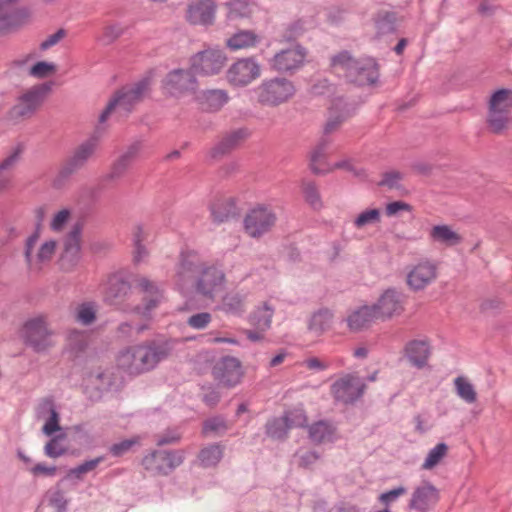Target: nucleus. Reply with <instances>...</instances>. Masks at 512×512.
<instances>
[{
  "label": "nucleus",
  "mask_w": 512,
  "mask_h": 512,
  "mask_svg": "<svg viewBox=\"0 0 512 512\" xmlns=\"http://www.w3.org/2000/svg\"><path fill=\"white\" fill-rule=\"evenodd\" d=\"M163 298L156 284L142 277L137 280V286L131 284L121 275L114 274L108 279L104 292V301L110 306L119 307L124 311H132L144 317H149Z\"/></svg>",
  "instance_id": "obj_1"
},
{
  "label": "nucleus",
  "mask_w": 512,
  "mask_h": 512,
  "mask_svg": "<svg viewBox=\"0 0 512 512\" xmlns=\"http://www.w3.org/2000/svg\"><path fill=\"white\" fill-rule=\"evenodd\" d=\"M172 350L173 344L170 341L147 340L121 350L116 359L117 366L129 375H141L167 359Z\"/></svg>",
  "instance_id": "obj_2"
},
{
  "label": "nucleus",
  "mask_w": 512,
  "mask_h": 512,
  "mask_svg": "<svg viewBox=\"0 0 512 512\" xmlns=\"http://www.w3.org/2000/svg\"><path fill=\"white\" fill-rule=\"evenodd\" d=\"M332 71L357 86L373 85L379 78V65L374 58L355 59L348 51L331 57Z\"/></svg>",
  "instance_id": "obj_3"
},
{
  "label": "nucleus",
  "mask_w": 512,
  "mask_h": 512,
  "mask_svg": "<svg viewBox=\"0 0 512 512\" xmlns=\"http://www.w3.org/2000/svg\"><path fill=\"white\" fill-rule=\"evenodd\" d=\"M149 86V78H143L132 85L123 86L118 89L100 114L99 122L104 123L116 108L123 110L125 113H130L134 105L142 100Z\"/></svg>",
  "instance_id": "obj_4"
},
{
  "label": "nucleus",
  "mask_w": 512,
  "mask_h": 512,
  "mask_svg": "<svg viewBox=\"0 0 512 512\" xmlns=\"http://www.w3.org/2000/svg\"><path fill=\"white\" fill-rule=\"evenodd\" d=\"M261 105L276 107L288 102L296 93L294 83L284 77L265 79L255 90Z\"/></svg>",
  "instance_id": "obj_5"
},
{
  "label": "nucleus",
  "mask_w": 512,
  "mask_h": 512,
  "mask_svg": "<svg viewBox=\"0 0 512 512\" xmlns=\"http://www.w3.org/2000/svg\"><path fill=\"white\" fill-rule=\"evenodd\" d=\"M95 150L96 141L94 139H88L77 146L61 164L53 180V186L58 189L62 188L75 173L86 166Z\"/></svg>",
  "instance_id": "obj_6"
},
{
  "label": "nucleus",
  "mask_w": 512,
  "mask_h": 512,
  "mask_svg": "<svg viewBox=\"0 0 512 512\" xmlns=\"http://www.w3.org/2000/svg\"><path fill=\"white\" fill-rule=\"evenodd\" d=\"M183 461L182 450H153L143 457L141 464L153 476H167Z\"/></svg>",
  "instance_id": "obj_7"
},
{
  "label": "nucleus",
  "mask_w": 512,
  "mask_h": 512,
  "mask_svg": "<svg viewBox=\"0 0 512 512\" xmlns=\"http://www.w3.org/2000/svg\"><path fill=\"white\" fill-rule=\"evenodd\" d=\"M51 335L43 317L27 320L22 328L24 343L36 353L45 352L53 346Z\"/></svg>",
  "instance_id": "obj_8"
},
{
  "label": "nucleus",
  "mask_w": 512,
  "mask_h": 512,
  "mask_svg": "<svg viewBox=\"0 0 512 512\" xmlns=\"http://www.w3.org/2000/svg\"><path fill=\"white\" fill-rule=\"evenodd\" d=\"M227 61L225 53L220 49H206L190 58V68L196 75L210 76L218 74Z\"/></svg>",
  "instance_id": "obj_9"
},
{
  "label": "nucleus",
  "mask_w": 512,
  "mask_h": 512,
  "mask_svg": "<svg viewBox=\"0 0 512 512\" xmlns=\"http://www.w3.org/2000/svg\"><path fill=\"white\" fill-rule=\"evenodd\" d=\"M197 88V80L191 68L174 69L167 73L162 80V89L165 94L173 97H180L182 95L194 92Z\"/></svg>",
  "instance_id": "obj_10"
},
{
  "label": "nucleus",
  "mask_w": 512,
  "mask_h": 512,
  "mask_svg": "<svg viewBox=\"0 0 512 512\" xmlns=\"http://www.w3.org/2000/svg\"><path fill=\"white\" fill-rule=\"evenodd\" d=\"M365 389L366 384L360 378L348 374L332 384L331 393L336 402L349 405L360 399Z\"/></svg>",
  "instance_id": "obj_11"
},
{
  "label": "nucleus",
  "mask_w": 512,
  "mask_h": 512,
  "mask_svg": "<svg viewBox=\"0 0 512 512\" xmlns=\"http://www.w3.org/2000/svg\"><path fill=\"white\" fill-rule=\"evenodd\" d=\"M225 282L224 272L216 266H204L195 279V291L202 297L214 300Z\"/></svg>",
  "instance_id": "obj_12"
},
{
  "label": "nucleus",
  "mask_w": 512,
  "mask_h": 512,
  "mask_svg": "<svg viewBox=\"0 0 512 512\" xmlns=\"http://www.w3.org/2000/svg\"><path fill=\"white\" fill-rule=\"evenodd\" d=\"M261 74L260 65L253 57L238 59L227 70L228 82L235 87H244Z\"/></svg>",
  "instance_id": "obj_13"
},
{
  "label": "nucleus",
  "mask_w": 512,
  "mask_h": 512,
  "mask_svg": "<svg viewBox=\"0 0 512 512\" xmlns=\"http://www.w3.org/2000/svg\"><path fill=\"white\" fill-rule=\"evenodd\" d=\"M406 296L395 288H389L373 304L378 319L387 320L399 316L404 311Z\"/></svg>",
  "instance_id": "obj_14"
},
{
  "label": "nucleus",
  "mask_w": 512,
  "mask_h": 512,
  "mask_svg": "<svg viewBox=\"0 0 512 512\" xmlns=\"http://www.w3.org/2000/svg\"><path fill=\"white\" fill-rule=\"evenodd\" d=\"M49 90L50 87L47 84H42L24 93L19 98L18 103L9 110V117L13 120H19L31 116L40 105L44 94Z\"/></svg>",
  "instance_id": "obj_15"
},
{
  "label": "nucleus",
  "mask_w": 512,
  "mask_h": 512,
  "mask_svg": "<svg viewBox=\"0 0 512 512\" xmlns=\"http://www.w3.org/2000/svg\"><path fill=\"white\" fill-rule=\"evenodd\" d=\"M276 222V215L265 207L252 209L244 219V228L248 235L258 238L270 231Z\"/></svg>",
  "instance_id": "obj_16"
},
{
  "label": "nucleus",
  "mask_w": 512,
  "mask_h": 512,
  "mask_svg": "<svg viewBox=\"0 0 512 512\" xmlns=\"http://www.w3.org/2000/svg\"><path fill=\"white\" fill-rule=\"evenodd\" d=\"M212 374L216 380L226 387H234L243 377L242 365L239 359L232 356L222 357L213 367Z\"/></svg>",
  "instance_id": "obj_17"
},
{
  "label": "nucleus",
  "mask_w": 512,
  "mask_h": 512,
  "mask_svg": "<svg viewBox=\"0 0 512 512\" xmlns=\"http://www.w3.org/2000/svg\"><path fill=\"white\" fill-rule=\"evenodd\" d=\"M306 55V49L297 45L275 54L271 66L278 72L292 74L303 65Z\"/></svg>",
  "instance_id": "obj_18"
},
{
  "label": "nucleus",
  "mask_w": 512,
  "mask_h": 512,
  "mask_svg": "<svg viewBox=\"0 0 512 512\" xmlns=\"http://www.w3.org/2000/svg\"><path fill=\"white\" fill-rule=\"evenodd\" d=\"M80 235L81 226L76 224L65 239L64 249L59 259V265L63 271H72L80 260Z\"/></svg>",
  "instance_id": "obj_19"
},
{
  "label": "nucleus",
  "mask_w": 512,
  "mask_h": 512,
  "mask_svg": "<svg viewBox=\"0 0 512 512\" xmlns=\"http://www.w3.org/2000/svg\"><path fill=\"white\" fill-rule=\"evenodd\" d=\"M251 135V132L246 127L237 128L225 132L220 141L211 148L210 156L218 158L231 153L244 143Z\"/></svg>",
  "instance_id": "obj_20"
},
{
  "label": "nucleus",
  "mask_w": 512,
  "mask_h": 512,
  "mask_svg": "<svg viewBox=\"0 0 512 512\" xmlns=\"http://www.w3.org/2000/svg\"><path fill=\"white\" fill-rule=\"evenodd\" d=\"M437 277V266L429 260L420 261L407 275V284L415 291L423 290Z\"/></svg>",
  "instance_id": "obj_21"
},
{
  "label": "nucleus",
  "mask_w": 512,
  "mask_h": 512,
  "mask_svg": "<svg viewBox=\"0 0 512 512\" xmlns=\"http://www.w3.org/2000/svg\"><path fill=\"white\" fill-rule=\"evenodd\" d=\"M439 501V491L430 482L417 487L409 501V508L417 512H428Z\"/></svg>",
  "instance_id": "obj_22"
},
{
  "label": "nucleus",
  "mask_w": 512,
  "mask_h": 512,
  "mask_svg": "<svg viewBox=\"0 0 512 512\" xmlns=\"http://www.w3.org/2000/svg\"><path fill=\"white\" fill-rule=\"evenodd\" d=\"M142 150V142L135 141L112 163L111 171L104 177L105 181L121 178L128 168L137 160Z\"/></svg>",
  "instance_id": "obj_23"
},
{
  "label": "nucleus",
  "mask_w": 512,
  "mask_h": 512,
  "mask_svg": "<svg viewBox=\"0 0 512 512\" xmlns=\"http://www.w3.org/2000/svg\"><path fill=\"white\" fill-rule=\"evenodd\" d=\"M216 7V3L213 0H199L188 6L186 19L193 25H212L215 18Z\"/></svg>",
  "instance_id": "obj_24"
},
{
  "label": "nucleus",
  "mask_w": 512,
  "mask_h": 512,
  "mask_svg": "<svg viewBox=\"0 0 512 512\" xmlns=\"http://www.w3.org/2000/svg\"><path fill=\"white\" fill-rule=\"evenodd\" d=\"M212 221L221 224L239 216L236 201L232 197L217 198L209 205Z\"/></svg>",
  "instance_id": "obj_25"
},
{
  "label": "nucleus",
  "mask_w": 512,
  "mask_h": 512,
  "mask_svg": "<svg viewBox=\"0 0 512 512\" xmlns=\"http://www.w3.org/2000/svg\"><path fill=\"white\" fill-rule=\"evenodd\" d=\"M204 265L194 253H182L177 267V284L184 286L189 280L196 278Z\"/></svg>",
  "instance_id": "obj_26"
},
{
  "label": "nucleus",
  "mask_w": 512,
  "mask_h": 512,
  "mask_svg": "<svg viewBox=\"0 0 512 512\" xmlns=\"http://www.w3.org/2000/svg\"><path fill=\"white\" fill-rule=\"evenodd\" d=\"M28 13L25 9L11 7L10 3H0V34H6L21 26Z\"/></svg>",
  "instance_id": "obj_27"
},
{
  "label": "nucleus",
  "mask_w": 512,
  "mask_h": 512,
  "mask_svg": "<svg viewBox=\"0 0 512 512\" xmlns=\"http://www.w3.org/2000/svg\"><path fill=\"white\" fill-rule=\"evenodd\" d=\"M405 354L413 366L419 369L425 367L431 354L428 341H409L405 346Z\"/></svg>",
  "instance_id": "obj_28"
},
{
  "label": "nucleus",
  "mask_w": 512,
  "mask_h": 512,
  "mask_svg": "<svg viewBox=\"0 0 512 512\" xmlns=\"http://www.w3.org/2000/svg\"><path fill=\"white\" fill-rule=\"evenodd\" d=\"M378 319L373 306H362L353 311L347 318V325L352 332H359L366 329Z\"/></svg>",
  "instance_id": "obj_29"
},
{
  "label": "nucleus",
  "mask_w": 512,
  "mask_h": 512,
  "mask_svg": "<svg viewBox=\"0 0 512 512\" xmlns=\"http://www.w3.org/2000/svg\"><path fill=\"white\" fill-rule=\"evenodd\" d=\"M201 108L205 111H218L227 103L229 97L226 91L211 89L201 92L197 97Z\"/></svg>",
  "instance_id": "obj_30"
},
{
  "label": "nucleus",
  "mask_w": 512,
  "mask_h": 512,
  "mask_svg": "<svg viewBox=\"0 0 512 512\" xmlns=\"http://www.w3.org/2000/svg\"><path fill=\"white\" fill-rule=\"evenodd\" d=\"M336 427L326 420H319L308 426V436L314 444L333 441Z\"/></svg>",
  "instance_id": "obj_31"
},
{
  "label": "nucleus",
  "mask_w": 512,
  "mask_h": 512,
  "mask_svg": "<svg viewBox=\"0 0 512 512\" xmlns=\"http://www.w3.org/2000/svg\"><path fill=\"white\" fill-rule=\"evenodd\" d=\"M220 309L226 314L242 315L246 310V294L237 291L226 293L222 298Z\"/></svg>",
  "instance_id": "obj_32"
},
{
  "label": "nucleus",
  "mask_w": 512,
  "mask_h": 512,
  "mask_svg": "<svg viewBox=\"0 0 512 512\" xmlns=\"http://www.w3.org/2000/svg\"><path fill=\"white\" fill-rule=\"evenodd\" d=\"M432 241L452 247L462 242V236L453 231L448 225H435L429 232Z\"/></svg>",
  "instance_id": "obj_33"
},
{
  "label": "nucleus",
  "mask_w": 512,
  "mask_h": 512,
  "mask_svg": "<svg viewBox=\"0 0 512 512\" xmlns=\"http://www.w3.org/2000/svg\"><path fill=\"white\" fill-rule=\"evenodd\" d=\"M260 37L252 30H240L227 39L226 44L231 50L255 47Z\"/></svg>",
  "instance_id": "obj_34"
},
{
  "label": "nucleus",
  "mask_w": 512,
  "mask_h": 512,
  "mask_svg": "<svg viewBox=\"0 0 512 512\" xmlns=\"http://www.w3.org/2000/svg\"><path fill=\"white\" fill-rule=\"evenodd\" d=\"M396 13L380 10L374 16V23L377 30V36H383L396 31Z\"/></svg>",
  "instance_id": "obj_35"
},
{
  "label": "nucleus",
  "mask_w": 512,
  "mask_h": 512,
  "mask_svg": "<svg viewBox=\"0 0 512 512\" xmlns=\"http://www.w3.org/2000/svg\"><path fill=\"white\" fill-rule=\"evenodd\" d=\"M223 447L220 444H211L200 450L198 459L204 468L216 466L223 457Z\"/></svg>",
  "instance_id": "obj_36"
},
{
  "label": "nucleus",
  "mask_w": 512,
  "mask_h": 512,
  "mask_svg": "<svg viewBox=\"0 0 512 512\" xmlns=\"http://www.w3.org/2000/svg\"><path fill=\"white\" fill-rule=\"evenodd\" d=\"M65 479L59 480L53 487L46 492V499L49 506L57 509L67 510L69 500L66 498V492L63 488Z\"/></svg>",
  "instance_id": "obj_37"
},
{
  "label": "nucleus",
  "mask_w": 512,
  "mask_h": 512,
  "mask_svg": "<svg viewBox=\"0 0 512 512\" xmlns=\"http://www.w3.org/2000/svg\"><path fill=\"white\" fill-rule=\"evenodd\" d=\"M273 316V309L265 303L263 307L258 308L249 316V322L260 331H266L270 328Z\"/></svg>",
  "instance_id": "obj_38"
},
{
  "label": "nucleus",
  "mask_w": 512,
  "mask_h": 512,
  "mask_svg": "<svg viewBox=\"0 0 512 512\" xmlns=\"http://www.w3.org/2000/svg\"><path fill=\"white\" fill-rule=\"evenodd\" d=\"M288 426L284 417H274L265 424L266 435L274 440H285L288 436Z\"/></svg>",
  "instance_id": "obj_39"
},
{
  "label": "nucleus",
  "mask_w": 512,
  "mask_h": 512,
  "mask_svg": "<svg viewBox=\"0 0 512 512\" xmlns=\"http://www.w3.org/2000/svg\"><path fill=\"white\" fill-rule=\"evenodd\" d=\"M489 107L509 114L512 109V90H497L490 98Z\"/></svg>",
  "instance_id": "obj_40"
},
{
  "label": "nucleus",
  "mask_w": 512,
  "mask_h": 512,
  "mask_svg": "<svg viewBox=\"0 0 512 512\" xmlns=\"http://www.w3.org/2000/svg\"><path fill=\"white\" fill-rule=\"evenodd\" d=\"M330 145V140L327 137H322L310 155L309 167L315 175H323L326 173L325 169L318 166L321 158L326 156L327 148Z\"/></svg>",
  "instance_id": "obj_41"
},
{
  "label": "nucleus",
  "mask_w": 512,
  "mask_h": 512,
  "mask_svg": "<svg viewBox=\"0 0 512 512\" xmlns=\"http://www.w3.org/2000/svg\"><path fill=\"white\" fill-rule=\"evenodd\" d=\"M302 192L304 195L305 201L314 209L319 210L322 208V200L320 196L319 189L315 182L303 180L302 184Z\"/></svg>",
  "instance_id": "obj_42"
},
{
  "label": "nucleus",
  "mask_w": 512,
  "mask_h": 512,
  "mask_svg": "<svg viewBox=\"0 0 512 512\" xmlns=\"http://www.w3.org/2000/svg\"><path fill=\"white\" fill-rule=\"evenodd\" d=\"M454 386L457 395L466 403H474L477 400V393L474 386L463 376H459L454 380Z\"/></svg>",
  "instance_id": "obj_43"
},
{
  "label": "nucleus",
  "mask_w": 512,
  "mask_h": 512,
  "mask_svg": "<svg viewBox=\"0 0 512 512\" xmlns=\"http://www.w3.org/2000/svg\"><path fill=\"white\" fill-rule=\"evenodd\" d=\"M332 316L333 314L328 308L319 309L312 315L309 322V329L317 333H322L329 327Z\"/></svg>",
  "instance_id": "obj_44"
},
{
  "label": "nucleus",
  "mask_w": 512,
  "mask_h": 512,
  "mask_svg": "<svg viewBox=\"0 0 512 512\" xmlns=\"http://www.w3.org/2000/svg\"><path fill=\"white\" fill-rule=\"evenodd\" d=\"M509 114L489 107L487 123L493 133H501L507 126Z\"/></svg>",
  "instance_id": "obj_45"
},
{
  "label": "nucleus",
  "mask_w": 512,
  "mask_h": 512,
  "mask_svg": "<svg viewBox=\"0 0 512 512\" xmlns=\"http://www.w3.org/2000/svg\"><path fill=\"white\" fill-rule=\"evenodd\" d=\"M141 445V437L136 435L130 439H124L112 444L108 451L113 457H122L133 450L134 447Z\"/></svg>",
  "instance_id": "obj_46"
},
{
  "label": "nucleus",
  "mask_w": 512,
  "mask_h": 512,
  "mask_svg": "<svg viewBox=\"0 0 512 512\" xmlns=\"http://www.w3.org/2000/svg\"><path fill=\"white\" fill-rule=\"evenodd\" d=\"M19 154L20 150L16 149L0 163V190L8 188L10 185L12 176L10 173H7L6 170L11 168L17 162Z\"/></svg>",
  "instance_id": "obj_47"
},
{
  "label": "nucleus",
  "mask_w": 512,
  "mask_h": 512,
  "mask_svg": "<svg viewBox=\"0 0 512 512\" xmlns=\"http://www.w3.org/2000/svg\"><path fill=\"white\" fill-rule=\"evenodd\" d=\"M105 460V456H98L94 459H91V460H87L81 464H79L78 466L74 467V468H71L66 476V478H69V477H75L79 480H82L83 479V476L91 471H93L94 469H96L98 467L99 464H101L102 462H104Z\"/></svg>",
  "instance_id": "obj_48"
},
{
  "label": "nucleus",
  "mask_w": 512,
  "mask_h": 512,
  "mask_svg": "<svg viewBox=\"0 0 512 512\" xmlns=\"http://www.w3.org/2000/svg\"><path fill=\"white\" fill-rule=\"evenodd\" d=\"M448 446L445 443H438L434 448H432L424 463L422 464V468L429 470L435 467L447 454Z\"/></svg>",
  "instance_id": "obj_49"
},
{
  "label": "nucleus",
  "mask_w": 512,
  "mask_h": 512,
  "mask_svg": "<svg viewBox=\"0 0 512 512\" xmlns=\"http://www.w3.org/2000/svg\"><path fill=\"white\" fill-rule=\"evenodd\" d=\"M288 429L302 428L307 426V415L303 409H292L283 414Z\"/></svg>",
  "instance_id": "obj_50"
},
{
  "label": "nucleus",
  "mask_w": 512,
  "mask_h": 512,
  "mask_svg": "<svg viewBox=\"0 0 512 512\" xmlns=\"http://www.w3.org/2000/svg\"><path fill=\"white\" fill-rule=\"evenodd\" d=\"M45 405L49 406L50 417L43 425L42 431L45 435L51 436L55 432L61 430V427L59 425L60 416L59 413L56 411L52 400H46Z\"/></svg>",
  "instance_id": "obj_51"
},
{
  "label": "nucleus",
  "mask_w": 512,
  "mask_h": 512,
  "mask_svg": "<svg viewBox=\"0 0 512 512\" xmlns=\"http://www.w3.org/2000/svg\"><path fill=\"white\" fill-rule=\"evenodd\" d=\"M64 438V434L52 437L44 447L45 455L54 459L65 455L67 453V448L60 443Z\"/></svg>",
  "instance_id": "obj_52"
},
{
  "label": "nucleus",
  "mask_w": 512,
  "mask_h": 512,
  "mask_svg": "<svg viewBox=\"0 0 512 512\" xmlns=\"http://www.w3.org/2000/svg\"><path fill=\"white\" fill-rule=\"evenodd\" d=\"M340 101L335 102L333 108L330 111V116L324 126V137L337 131L341 124L348 118V115L343 113L334 114L333 110L338 108Z\"/></svg>",
  "instance_id": "obj_53"
},
{
  "label": "nucleus",
  "mask_w": 512,
  "mask_h": 512,
  "mask_svg": "<svg viewBox=\"0 0 512 512\" xmlns=\"http://www.w3.org/2000/svg\"><path fill=\"white\" fill-rule=\"evenodd\" d=\"M379 209H368L360 213L354 220V225L357 228H363L366 225L380 222Z\"/></svg>",
  "instance_id": "obj_54"
},
{
  "label": "nucleus",
  "mask_w": 512,
  "mask_h": 512,
  "mask_svg": "<svg viewBox=\"0 0 512 512\" xmlns=\"http://www.w3.org/2000/svg\"><path fill=\"white\" fill-rule=\"evenodd\" d=\"M251 14L248 2L245 0H233L230 3L229 18L238 19L245 18Z\"/></svg>",
  "instance_id": "obj_55"
},
{
  "label": "nucleus",
  "mask_w": 512,
  "mask_h": 512,
  "mask_svg": "<svg viewBox=\"0 0 512 512\" xmlns=\"http://www.w3.org/2000/svg\"><path fill=\"white\" fill-rule=\"evenodd\" d=\"M228 430V425L226 420L221 416H215L209 418L203 423V432H216V433H224Z\"/></svg>",
  "instance_id": "obj_56"
},
{
  "label": "nucleus",
  "mask_w": 512,
  "mask_h": 512,
  "mask_svg": "<svg viewBox=\"0 0 512 512\" xmlns=\"http://www.w3.org/2000/svg\"><path fill=\"white\" fill-rule=\"evenodd\" d=\"M57 70V67L53 63H48L45 61H39L35 63L30 68V75L39 79L45 78L49 76L50 74L55 73Z\"/></svg>",
  "instance_id": "obj_57"
},
{
  "label": "nucleus",
  "mask_w": 512,
  "mask_h": 512,
  "mask_svg": "<svg viewBox=\"0 0 512 512\" xmlns=\"http://www.w3.org/2000/svg\"><path fill=\"white\" fill-rule=\"evenodd\" d=\"M305 32L304 23L302 20H296L290 23L282 34L283 40L292 42L298 39Z\"/></svg>",
  "instance_id": "obj_58"
},
{
  "label": "nucleus",
  "mask_w": 512,
  "mask_h": 512,
  "mask_svg": "<svg viewBox=\"0 0 512 512\" xmlns=\"http://www.w3.org/2000/svg\"><path fill=\"white\" fill-rule=\"evenodd\" d=\"M91 381L98 390H109L113 384L111 374L107 371H96L90 374Z\"/></svg>",
  "instance_id": "obj_59"
},
{
  "label": "nucleus",
  "mask_w": 512,
  "mask_h": 512,
  "mask_svg": "<svg viewBox=\"0 0 512 512\" xmlns=\"http://www.w3.org/2000/svg\"><path fill=\"white\" fill-rule=\"evenodd\" d=\"M154 438L156 445L161 447L178 443L181 439V435L176 430L168 429L160 434H156Z\"/></svg>",
  "instance_id": "obj_60"
},
{
  "label": "nucleus",
  "mask_w": 512,
  "mask_h": 512,
  "mask_svg": "<svg viewBox=\"0 0 512 512\" xmlns=\"http://www.w3.org/2000/svg\"><path fill=\"white\" fill-rule=\"evenodd\" d=\"M56 241L49 240L44 242L37 253V261L44 263L50 261L55 253Z\"/></svg>",
  "instance_id": "obj_61"
},
{
  "label": "nucleus",
  "mask_w": 512,
  "mask_h": 512,
  "mask_svg": "<svg viewBox=\"0 0 512 512\" xmlns=\"http://www.w3.org/2000/svg\"><path fill=\"white\" fill-rule=\"evenodd\" d=\"M211 314L208 312H200L190 316L187 324L194 329H204L211 322Z\"/></svg>",
  "instance_id": "obj_62"
},
{
  "label": "nucleus",
  "mask_w": 512,
  "mask_h": 512,
  "mask_svg": "<svg viewBox=\"0 0 512 512\" xmlns=\"http://www.w3.org/2000/svg\"><path fill=\"white\" fill-rule=\"evenodd\" d=\"M406 492L407 489L403 486H400L380 494L378 500L385 506V508H389V505L392 502L396 501L400 496L406 494Z\"/></svg>",
  "instance_id": "obj_63"
},
{
  "label": "nucleus",
  "mask_w": 512,
  "mask_h": 512,
  "mask_svg": "<svg viewBox=\"0 0 512 512\" xmlns=\"http://www.w3.org/2000/svg\"><path fill=\"white\" fill-rule=\"evenodd\" d=\"M124 32V29L118 24H113L105 27L103 32V41L106 45L111 44L118 39Z\"/></svg>",
  "instance_id": "obj_64"
}]
</instances>
